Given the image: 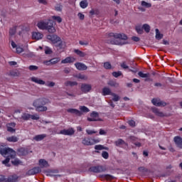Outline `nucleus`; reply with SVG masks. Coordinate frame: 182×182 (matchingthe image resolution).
<instances>
[{
    "label": "nucleus",
    "mask_w": 182,
    "mask_h": 182,
    "mask_svg": "<svg viewBox=\"0 0 182 182\" xmlns=\"http://www.w3.org/2000/svg\"><path fill=\"white\" fill-rule=\"evenodd\" d=\"M55 48H58V50H61V49H64L65 47V43L63 42L62 40H60V41H58V43H54Z\"/></svg>",
    "instance_id": "nucleus-23"
},
{
    "label": "nucleus",
    "mask_w": 182,
    "mask_h": 182,
    "mask_svg": "<svg viewBox=\"0 0 182 182\" xmlns=\"http://www.w3.org/2000/svg\"><path fill=\"white\" fill-rule=\"evenodd\" d=\"M16 123L15 122H10L6 124L7 132H10L11 133L16 132V129H14L16 127Z\"/></svg>",
    "instance_id": "nucleus-16"
},
{
    "label": "nucleus",
    "mask_w": 182,
    "mask_h": 182,
    "mask_svg": "<svg viewBox=\"0 0 182 182\" xmlns=\"http://www.w3.org/2000/svg\"><path fill=\"white\" fill-rule=\"evenodd\" d=\"M121 68H122L123 69H129V66L127 65L125 62L121 63Z\"/></svg>",
    "instance_id": "nucleus-57"
},
{
    "label": "nucleus",
    "mask_w": 182,
    "mask_h": 182,
    "mask_svg": "<svg viewBox=\"0 0 182 182\" xmlns=\"http://www.w3.org/2000/svg\"><path fill=\"white\" fill-rule=\"evenodd\" d=\"M80 110L77 109H67V112L71 114H75L78 117H80L82 115V113H88L90 112V109L87 108L86 106L82 105L80 106Z\"/></svg>",
    "instance_id": "nucleus-4"
},
{
    "label": "nucleus",
    "mask_w": 182,
    "mask_h": 182,
    "mask_svg": "<svg viewBox=\"0 0 182 182\" xmlns=\"http://www.w3.org/2000/svg\"><path fill=\"white\" fill-rule=\"evenodd\" d=\"M108 37H114L115 39H119L120 41L127 40V36L124 33H109Z\"/></svg>",
    "instance_id": "nucleus-7"
},
{
    "label": "nucleus",
    "mask_w": 182,
    "mask_h": 182,
    "mask_svg": "<svg viewBox=\"0 0 182 182\" xmlns=\"http://www.w3.org/2000/svg\"><path fill=\"white\" fill-rule=\"evenodd\" d=\"M53 53L52 50L48 48V47H46V49H45V53L46 55H50L51 53Z\"/></svg>",
    "instance_id": "nucleus-51"
},
{
    "label": "nucleus",
    "mask_w": 182,
    "mask_h": 182,
    "mask_svg": "<svg viewBox=\"0 0 182 182\" xmlns=\"http://www.w3.org/2000/svg\"><path fill=\"white\" fill-rule=\"evenodd\" d=\"M100 178H104L105 180H113L114 179V176H112L109 174H102V175H100Z\"/></svg>",
    "instance_id": "nucleus-31"
},
{
    "label": "nucleus",
    "mask_w": 182,
    "mask_h": 182,
    "mask_svg": "<svg viewBox=\"0 0 182 182\" xmlns=\"http://www.w3.org/2000/svg\"><path fill=\"white\" fill-rule=\"evenodd\" d=\"M11 46H12L13 48H16V53H22L24 50L23 47H21L20 46H18L16 44V43L14 42V41H11Z\"/></svg>",
    "instance_id": "nucleus-18"
},
{
    "label": "nucleus",
    "mask_w": 182,
    "mask_h": 182,
    "mask_svg": "<svg viewBox=\"0 0 182 182\" xmlns=\"http://www.w3.org/2000/svg\"><path fill=\"white\" fill-rule=\"evenodd\" d=\"M37 26L40 30L48 31V32L50 33H54L56 31L55 26H53V22L40 21H38Z\"/></svg>",
    "instance_id": "nucleus-3"
},
{
    "label": "nucleus",
    "mask_w": 182,
    "mask_h": 182,
    "mask_svg": "<svg viewBox=\"0 0 182 182\" xmlns=\"http://www.w3.org/2000/svg\"><path fill=\"white\" fill-rule=\"evenodd\" d=\"M114 92H112L109 87H105L104 88H102V95L104 96H107V95L112 96V94Z\"/></svg>",
    "instance_id": "nucleus-26"
},
{
    "label": "nucleus",
    "mask_w": 182,
    "mask_h": 182,
    "mask_svg": "<svg viewBox=\"0 0 182 182\" xmlns=\"http://www.w3.org/2000/svg\"><path fill=\"white\" fill-rule=\"evenodd\" d=\"M80 45L81 46H89V42L88 41H79Z\"/></svg>",
    "instance_id": "nucleus-56"
},
{
    "label": "nucleus",
    "mask_w": 182,
    "mask_h": 182,
    "mask_svg": "<svg viewBox=\"0 0 182 182\" xmlns=\"http://www.w3.org/2000/svg\"><path fill=\"white\" fill-rule=\"evenodd\" d=\"M173 141L177 147L182 149V138L180 136H174Z\"/></svg>",
    "instance_id": "nucleus-13"
},
{
    "label": "nucleus",
    "mask_w": 182,
    "mask_h": 182,
    "mask_svg": "<svg viewBox=\"0 0 182 182\" xmlns=\"http://www.w3.org/2000/svg\"><path fill=\"white\" fill-rule=\"evenodd\" d=\"M152 112H154V114L159 117H166L165 114H164L163 112H160L156 107H153L152 108Z\"/></svg>",
    "instance_id": "nucleus-21"
},
{
    "label": "nucleus",
    "mask_w": 182,
    "mask_h": 182,
    "mask_svg": "<svg viewBox=\"0 0 182 182\" xmlns=\"http://www.w3.org/2000/svg\"><path fill=\"white\" fill-rule=\"evenodd\" d=\"M78 17L80 20H84L85 19V15L81 14V13H79L78 14Z\"/></svg>",
    "instance_id": "nucleus-63"
},
{
    "label": "nucleus",
    "mask_w": 182,
    "mask_h": 182,
    "mask_svg": "<svg viewBox=\"0 0 182 182\" xmlns=\"http://www.w3.org/2000/svg\"><path fill=\"white\" fill-rule=\"evenodd\" d=\"M86 132H87V134H89V135H92V134H96V133H97L96 131H93V130H91V129H87V130H86Z\"/></svg>",
    "instance_id": "nucleus-55"
},
{
    "label": "nucleus",
    "mask_w": 182,
    "mask_h": 182,
    "mask_svg": "<svg viewBox=\"0 0 182 182\" xmlns=\"http://www.w3.org/2000/svg\"><path fill=\"white\" fill-rule=\"evenodd\" d=\"M138 75L140 77H142V78L151 77L150 73H144L142 71H139Z\"/></svg>",
    "instance_id": "nucleus-37"
},
{
    "label": "nucleus",
    "mask_w": 182,
    "mask_h": 182,
    "mask_svg": "<svg viewBox=\"0 0 182 182\" xmlns=\"http://www.w3.org/2000/svg\"><path fill=\"white\" fill-rule=\"evenodd\" d=\"M8 142L16 143L18 141V138L16 136H11L6 138Z\"/></svg>",
    "instance_id": "nucleus-30"
},
{
    "label": "nucleus",
    "mask_w": 182,
    "mask_h": 182,
    "mask_svg": "<svg viewBox=\"0 0 182 182\" xmlns=\"http://www.w3.org/2000/svg\"><path fill=\"white\" fill-rule=\"evenodd\" d=\"M65 86L73 87L77 85V82L76 81H67L65 83Z\"/></svg>",
    "instance_id": "nucleus-35"
},
{
    "label": "nucleus",
    "mask_w": 182,
    "mask_h": 182,
    "mask_svg": "<svg viewBox=\"0 0 182 182\" xmlns=\"http://www.w3.org/2000/svg\"><path fill=\"white\" fill-rule=\"evenodd\" d=\"M31 119V114H28V113H23L21 115V119L22 120H25V121H28Z\"/></svg>",
    "instance_id": "nucleus-36"
},
{
    "label": "nucleus",
    "mask_w": 182,
    "mask_h": 182,
    "mask_svg": "<svg viewBox=\"0 0 182 182\" xmlns=\"http://www.w3.org/2000/svg\"><path fill=\"white\" fill-rule=\"evenodd\" d=\"M98 143H100L99 139H91L90 137H85L82 141V144H84L85 146H92Z\"/></svg>",
    "instance_id": "nucleus-5"
},
{
    "label": "nucleus",
    "mask_w": 182,
    "mask_h": 182,
    "mask_svg": "<svg viewBox=\"0 0 182 182\" xmlns=\"http://www.w3.org/2000/svg\"><path fill=\"white\" fill-rule=\"evenodd\" d=\"M38 69V67L36 66V65H29V67H28V70L31 71H36Z\"/></svg>",
    "instance_id": "nucleus-50"
},
{
    "label": "nucleus",
    "mask_w": 182,
    "mask_h": 182,
    "mask_svg": "<svg viewBox=\"0 0 182 182\" xmlns=\"http://www.w3.org/2000/svg\"><path fill=\"white\" fill-rule=\"evenodd\" d=\"M102 158H104L105 159H109V153L107 151H102Z\"/></svg>",
    "instance_id": "nucleus-49"
},
{
    "label": "nucleus",
    "mask_w": 182,
    "mask_h": 182,
    "mask_svg": "<svg viewBox=\"0 0 182 182\" xmlns=\"http://www.w3.org/2000/svg\"><path fill=\"white\" fill-rule=\"evenodd\" d=\"M47 39L51 41L53 44L58 43L62 40L60 37L55 34L48 35Z\"/></svg>",
    "instance_id": "nucleus-11"
},
{
    "label": "nucleus",
    "mask_w": 182,
    "mask_h": 182,
    "mask_svg": "<svg viewBox=\"0 0 182 182\" xmlns=\"http://www.w3.org/2000/svg\"><path fill=\"white\" fill-rule=\"evenodd\" d=\"M90 117H87V120L89 122H97L102 121L101 119L99 118L98 112L93 111L91 114H90Z\"/></svg>",
    "instance_id": "nucleus-8"
},
{
    "label": "nucleus",
    "mask_w": 182,
    "mask_h": 182,
    "mask_svg": "<svg viewBox=\"0 0 182 182\" xmlns=\"http://www.w3.org/2000/svg\"><path fill=\"white\" fill-rule=\"evenodd\" d=\"M141 6H145L146 8H151V3H146L144 1H141Z\"/></svg>",
    "instance_id": "nucleus-47"
},
{
    "label": "nucleus",
    "mask_w": 182,
    "mask_h": 182,
    "mask_svg": "<svg viewBox=\"0 0 182 182\" xmlns=\"http://www.w3.org/2000/svg\"><path fill=\"white\" fill-rule=\"evenodd\" d=\"M11 163L15 166H18V165H22L23 164V162L18 159H15L14 161H11Z\"/></svg>",
    "instance_id": "nucleus-39"
},
{
    "label": "nucleus",
    "mask_w": 182,
    "mask_h": 182,
    "mask_svg": "<svg viewBox=\"0 0 182 182\" xmlns=\"http://www.w3.org/2000/svg\"><path fill=\"white\" fill-rule=\"evenodd\" d=\"M114 144L116 146H120L122 145H125L126 146H128V144L122 139H119L118 141H115Z\"/></svg>",
    "instance_id": "nucleus-27"
},
{
    "label": "nucleus",
    "mask_w": 182,
    "mask_h": 182,
    "mask_svg": "<svg viewBox=\"0 0 182 182\" xmlns=\"http://www.w3.org/2000/svg\"><path fill=\"white\" fill-rule=\"evenodd\" d=\"M151 102L156 107H164L166 106V103L165 102H163V101L160 100V99H158V98H153L151 100Z\"/></svg>",
    "instance_id": "nucleus-9"
},
{
    "label": "nucleus",
    "mask_w": 182,
    "mask_h": 182,
    "mask_svg": "<svg viewBox=\"0 0 182 182\" xmlns=\"http://www.w3.org/2000/svg\"><path fill=\"white\" fill-rule=\"evenodd\" d=\"M135 31L136 33L139 35H142L144 33V29H143V27H141V26H136Z\"/></svg>",
    "instance_id": "nucleus-33"
},
{
    "label": "nucleus",
    "mask_w": 182,
    "mask_h": 182,
    "mask_svg": "<svg viewBox=\"0 0 182 182\" xmlns=\"http://www.w3.org/2000/svg\"><path fill=\"white\" fill-rule=\"evenodd\" d=\"M11 76L17 77L18 76V73L16 72V71H11Z\"/></svg>",
    "instance_id": "nucleus-64"
},
{
    "label": "nucleus",
    "mask_w": 182,
    "mask_h": 182,
    "mask_svg": "<svg viewBox=\"0 0 182 182\" xmlns=\"http://www.w3.org/2000/svg\"><path fill=\"white\" fill-rule=\"evenodd\" d=\"M60 58H54L50 60V62H51L52 65H55L60 62Z\"/></svg>",
    "instance_id": "nucleus-43"
},
{
    "label": "nucleus",
    "mask_w": 182,
    "mask_h": 182,
    "mask_svg": "<svg viewBox=\"0 0 182 182\" xmlns=\"http://www.w3.org/2000/svg\"><path fill=\"white\" fill-rule=\"evenodd\" d=\"M95 150H104L105 148H104V146H102V145H95Z\"/></svg>",
    "instance_id": "nucleus-52"
},
{
    "label": "nucleus",
    "mask_w": 182,
    "mask_h": 182,
    "mask_svg": "<svg viewBox=\"0 0 182 182\" xmlns=\"http://www.w3.org/2000/svg\"><path fill=\"white\" fill-rule=\"evenodd\" d=\"M31 119L32 120H38L40 119V117L38 114H35V115H31Z\"/></svg>",
    "instance_id": "nucleus-53"
},
{
    "label": "nucleus",
    "mask_w": 182,
    "mask_h": 182,
    "mask_svg": "<svg viewBox=\"0 0 182 182\" xmlns=\"http://www.w3.org/2000/svg\"><path fill=\"white\" fill-rule=\"evenodd\" d=\"M43 63H44V65H47V66H50L52 65V63L50 62V60H46L44 62H43Z\"/></svg>",
    "instance_id": "nucleus-60"
},
{
    "label": "nucleus",
    "mask_w": 182,
    "mask_h": 182,
    "mask_svg": "<svg viewBox=\"0 0 182 182\" xmlns=\"http://www.w3.org/2000/svg\"><path fill=\"white\" fill-rule=\"evenodd\" d=\"M18 153L21 155V156H26L28 154V149L21 147L20 149H18Z\"/></svg>",
    "instance_id": "nucleus-28"
},
{
    "label": "nucleus",
    "mask_w": 182,
    "mask_h": 182,
    "mask_svg": "<svg viewBox=\"0 0 182 182\" xmlns=\"http://www.w3.org/2000/svg\"><path fill=\"white\" fill-rule=\"evenodd\" d=\"M46 137V134H38V135H36L34 137H33V139L36 141H41L42 140L44 139V138Z\"/></svg>",
    "instance_id": "nucleus-25"
},
{
    "label": "nucleus",
    "mask_w": 182,
    "mask_h": 182,
    "mask_svg": "<svg viewBox=\"0 0 182 182\" xmlns=\"http://www.w3.org/2000/svg\"><path fill=\"white\" fill-rule=\"evenodd\" d=\"M41 172V168L39 167H34L31 170H28L26 175L27 176H33L36 174H38Z\"/></svg>",
    "instance_id": "nucleus-12"
},
{
    "label": "nucleus",
    "mask_w": 182,
    "mask_h": 182,
    "mask_svg": "<svg viewBox=\"0 0 182 182\" xmlns=\"http://www.w3.org/2000/svg\"><path fill=\"white\" fill-rule=\"evenodd\" d=\"M17 28H18V26H14V27L10 28L9 33L11 36H15Z\"/></svg>",
    "instance_id": "nucleus-38"
},
{
    "label": "nucleus",
    "mask_w": 182,
    "mask_h": 182,
    "mask_svg": "<svg viewBox=\"0 0 182 182\" xmlns=\"http://www.w3.org/2000/svg\"><path fill=\"white\" fill-rule=\"evenodd\" d=\"M104 68L106 70H111L112 69V65H111L110 63L106 62V63H104Z\"/></svg>",
    "instance_id": "nucleus-45"
},
{
    "label": "nucleus",
    "mask_w": 182,
    "mask_h": 182,
    "mask_svg": "<svg viewBox=\"0 0 182 182\" xmlns=\"http://www.w3.org/2000/svg\"><path fill=\"white\" fill-rule=\"evenodd\" d=\"M129 140L132 141V144H134L136 147H141V143L136 141V138L134 136H130Z\"/></svg>",
    "instance_id": "nucleus-29"
},
{
    "label": "nucleus",
    "mask_w": 182,
    "mask_h": 182,
    "mask_svg": "<svg viewBox=\"0 0 182 182\" xmlns=\"http://www.w3.org/2000/svg\"><path fill=\"white\" fill-rule=\"evenodd\" d=\"M75 66L80 71H85L87 69V67L83 63H75Z\"/></svg>",
    "instance_id": "nucleus-15"
},
{
    "label": "nucleus",
    "mask_w": 182,
    "mask_h": 182,
    "mask_svg": "<svg viewBox=\"0 0 182 182\" xmlns=\"http://www.w3.org/2000/svg\"><path fill=\"white\" fill-rule=\"evenodd\" d=\"M107 171V168L103 166H92L89 168L90 172H92L95 173H100L105 172Z\"/></svg>",
    "instance_id": "nucleus-6"
},
{
    "label": "nucleus",
    "mask_w": 182,
    "mask_h": 182,
    "mask_svg": "<svg viewBox=\"0 0 182 182\" xmlns=\"http://www.w3.org/2000/svg\"><path fill=\"white\" fill-rule=\"evenodd\" d=\"M39 166L41 167V168H48L49 166V164L48 161H46L44 159H41L39 160Z\"/></svg>",
    "instance_id": "nucleus-22"
},
{
    "label": "nucleus",
    "mask_w": 182,
    "mask_h": 182,
    "mask_svg": "<svg viewBox=\"0 0 182 182\" xmlns=\"http://www.w3.org/2000/svg\"><path fill=\"white\" fill-rule=\"evenodd\" d=\"M0 182H6V178L4 176L0 175Z\"/></svg>",
    "instance_id": "nucleus-58"
},
{
    "label": "nucleus",
    "mask_w": 182,
    "mask_h": 182,
    "mask_svg": "<svg viewBox=\"0 0 182 182\" xmlns=\"http://www.w3.org/2000/svg\"><path fill=\"white\" fill-rule=\"evenodd\" d=\"M112 75L114 77H119L122 75V71L113 72Z\"/></svg>",
    "instance_id": "nucleus-48"
},
{
    "label": "nucleus",
    "mask_w": 182,
    "mask_h": 182,
    "mask_svg": "<svg viewBox=\"0 0 182 182\" xmlns=\"http://www.w3.org/2000/svg\"><path fill=\"white\" fill-rule=\"evenodd\" d=\"M132 40L134 41V42H139L140 41V38L139 37H136V36H133L132 38Z\"/></svg>",
    "instance_id": "nucleus-61"
},
{
    "label": "nucleus",
    "mask_w": 182,
    "mask_h": 182,
    "mask_svg": "<svg viewBox=\"0 0 182 182\" xmlns=\"http://www.w3.org/2000/svg\"><path fill=\"white\" fill-rule=\"evenodd\" d=\"M75 129H73V128H69L68 129H62L60 130V134H63V135H65V136H72L73 134H75Z\"/></svg>",
    "instance_id": "nucleus-10"
},
{
    "label": "nucleus",
    "mask_w": 182,
    "mask_h": 182,
    "mask_svg": "<svg viewBox=\"0 0 182 182\" xmlns=\"http://www.w3.org/2000/svg\"><path fill=\"white\" fill-rule=\"evenodd\" d=\"M19 176L14 174L10 176H8V178H6V182H18Z\"/></svg>",
    "instance_id": "nucleus-19"
},
{
    "label": "nucleus",
    "mask_w": 182,
    "mask_h": 182,
    "mask_svg": "<svg viewBox=\"0 0 182 182\" xmlns=\"http://www.w3.org/2000/svg\"><path fill=\"white\" fill-rule=\"evenodd\" d=\"M139 171L140 172H144V171H146L147 169L145 167H144V166H141V167L139 168Z\"/></svg>",
    "instance_id": "nucleus-62"
},
{
    "label": "nucleus",
    "mask_w": 182,
    "mask_h": 182,
    "mask_svg": "<svg viewBox=\"0 0 182 182\" xmlns=\"http://www.w3.org/2000/svg\"><path fill=\"white\" fill-rule=\"evenodd\" d=\"M55 85V83L53 82H50L48 84H46V86H48V87H53Z\"/></svg>",
    "instance_id": "nucleus-59"
},
{
    "label": "nucleus",
    "mask_w": 182,
    "mask_h": 182,
    "mask_svg": "<svg viewBox=\"0 0 182 182\" xmlns=\"http://www.w3.org/2000/svg\"><path fill=\"white\" fill-rule=\"evenodd\" d=\"M31 81L33 82H35L36 84H38V85H46V82L43 80H40V79H38V77H31Z\"/></svg>",
    "instance_id": "nucleus-24"
},
{
    "label": "nucleus",
    "mask_w": 182,
    "mask_h": 182,
    "mask_svg": "<svg viewBox=\"0 0 182 182\" xmlns=\"http://www.w3.org/2000/svg\"><path fill=\"white\" fill-rule=\"evenodd\" d=\"M156 31V40H161L164 38V35L162 33H160L159 28L155 29Z\"/></svg>",
    "instance_id": "nucleus-32"
},
{
    "label": "nucleus",
    "mask_w": 182,
    "mask_h": 182,
    "mask_svg": "<svg viewBox=\"0 0 182 182\" xmlns=\"http://www.w3.org/2000/svg\"><path fill=\"white\" fill-rule=\"evenodd\" d=\"M128 124L132 127L136 126V122L134 120L128 121Z\"/></svg>",
    "instance_id": "nucleus-54"
},
{
    "label": "nucleus",
    "mask_w": 182,
    "mask_h": 182,
    "mask_svg": "<svg viewBox=\"0 0 182 182\" xmlns=\"http://www.w3.org/2000/svg\"><path fill=\"white\" fill-rule=\"evenodd\" d=\"M111 96H113L114 97L112 98V101L113 102H119V100H120V97L117 95L115 94L114 92V93H112V95Z\"/></svg>",
    "instance_id": "nucleus-44"
},
{
    "label": "nucleus",
    "mask_w": 182,
    "mask_h": 182,
    "mask_svg": "<svg viewBox=\"0 0 182 182\" xmlns=\"http://www.w3.org/2000/svg\"><path fill=\"white\" fill-rule=\"evenodd\" d=\"M80 90L82 92L86 94L87 92H90V91L92 90V86L87 84H82L80 87Z\"/></svg>",
    "instance_id": "nucleus-14"
},
{
    "label": "nucleus",
    "mask_w": 182,
    "mask_h": 182,
    "mask_svg": "<svg viewBox=\"0 0 182 182\" xmlns=\"http://www.w3.org/2000/svg\"><path fill=\"white\" fill-rule=\"evenodd\" d=\"M88 6L89 3H87V0H82L80 3V6L83 9H86Z\"/></svg>",
    "instance_id": "nucleus-34"
},
{
    "label": "nucleus",
    "mask_w": 182,
    "mask_h": 182,
    "mask_svg": "<svg viewBox=\"0 0 182 182\" xmlns=\"http://www.w3.org/2000/svg\"><path fill=\"white\" fill-rule=\"evenodd\" d=\"M52 18H53L54 21H57L58 23H62V21H63L62 18H61L60 16H52Z\"/></svg>",
    "instance_id": "nucleus-41"
},
{
    "label": "nucleus",
    "mask_w": 182,
    "mask_h": 182,
    "mask_svg": "<svg viewBox=\"0 0 182 182\" xmlns=\"http://www.w3.org/2000/svg\"><path fill=\"white\" fill-rule=\"evenodd\" d=\"M142 28L144 31H146V33H149L151 31V27L149 25L145 23L142 26Z\"/></svg>",
    "instance_id": "nucleus-40"
},
{
    "label": "nucleus",
    "mask_w": 182,
    "mask_h": 182,
    "mask_svg": "<svg viewBox=\"0 0 182 182\" xmlns=\"http://www.w3.org/2000/svg\"><path fill=\"white\" fill-rule=\"evenodd\" d=\"M48 99L38 98L33 102V105L35 107L36 112H44L48 111V107H46L45 105H48Z\"/></svg>",
    "instance_id": "nucleus-1"
},
{
    "label": "nucleus",
    "mask_w": 182,
    "mask_h": 182,
    "mask_svg": "<svg viewBox=\"0 0 182 182\" xmlns=\"http://www.w3.org/2000/svg\"><path fill=\"white\" fill-rule=\"evenodd\" d=\"M0 154L3 156H7L5 160L2 161L3 164H8L11 159H15L16 152L11 148H0Z\"/></svg>",
    "instance_id": "nucleus-2"
},
{
    "label": "nucleus",
    "mask_w": 182,
    "mask_h": 182,
    "mask_svg": "<svg viewBox=\"0 0 182 182\" xmlns=\"http://www.w3.org/2000/svg\"><path fill=\"white\" fill-rule=\"evenodd\" d=\"M55 10L58 12H62L63 11V5L61 4H57L55 7Z\"/></svg>",
    "instance_id": "nucleus-46"
},
{
    "label": "nucleus",
    "mask_w": 182,
    "mask_h": 182,
    "mask_svg": "<svg viewBox=\"0 0 182 182\" xmlns=\"http://www.w3.org/2000/svg\"><path fill=\"white\" fill-rule=\"evenodd\" d=\"M75 60L76 59L75 57H67L61 60V64L74 63Z\"/></svg>",
    "instance_id": "nucleus-17"
},
{
    "label": "nucleus",
    "mask_w": 182,
    "mask_h": 182,
    "mask_svg": "<svg viewBox=\"0 0 182 182\" xmlns=\"http://www.w3.org/2000/svg\"><path fill=\"white\" fill-rule=\"evenodd\" d=\"M75 53L77 54L80 57L84 58L85 56V54L84 52L80 50H74Z\"/></svg>",
    "instance_id": "nucleus-42"
},
{
    "label": "nucleus",
    "mask_w": 182,
    "mask_h": 182,
    "mask_svg": "<svg viewBox=\"0 0 182 182\" xmlns=\"http://www.w3.org/2000/svg\"><path fill=\"white\" fill-rule=\"evenodd\" d=\"M43 37V35L41 33L33 32L32 33L33 40L39 41V40L42 39Z\"/></svg>",
    "instance_id": "nucleus-20"
}]
</instances>
